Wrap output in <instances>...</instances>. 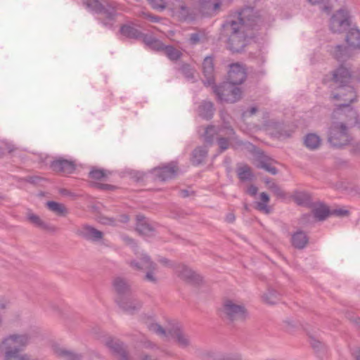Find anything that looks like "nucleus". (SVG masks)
Here are the masks:
<instances>
[{
	"label": "nucleus",
	"mask_w": 360,
	"mask_h": 360,
	"mask_svg": "<svg viewBox=\"0 0 360 360\" xmlns=\"http://www.w3.org/2000/svg\"><path fill=\"white\" fill-rule=\"evenodd\" d=\"M262 22L258 11L253 8H243L238 13L236 20H228L223 25L228 37V49L233 52L242 51L246 45L248 30L255 29Z\"/></svg>",
	"instance_id": "1"
},
{
	"label": "nucleus",
	"mask_w": 360,
	"mask_h": 360,
	"mask_svg": "<svg viewBox=\"0 0 360 360\" xmlns=\"http://www.w3.org/2000/svg\"><path fill=\"white\" fill-rule=\"evenodd\" d=\"M37 333L36 328H30L22 333H11L2 339L0 347L4 351H20L30 344Z\"/></svg>",
	"instance_id": "2"
},
{
	"label": "nucleus",
	"mask_w": 360,
	"mask_h": 360,
	"mask_svg": "<svg viewBox=\"0 0 360 360\" xmlns=\"http://www.w3.org/2000/svg\"><path fill=\"white\" fill-rule=\"evenodd\" d=\"M221 316L229 321H244L249 316L245 305L238 300L224 299L221 307Z\"/></svg>",
	"instance_id": "3"
},
{
	"label": "nucleus",
	"mask_w": 360,
	"mask_h": 360,
	"mask_svg": "<svg viewBox=\"0 0 360 360\" xmlns=\"http://www.w3.org/2000/svg\"><path fill=\"white\" fill-rule=\"evenodd\" d=\"M352 141L349 129L342 122L333 119L328 131V141L333 148H342Z\"/></svg>",
	"instance_id": "4"
},
{
	"label": "nucleus",
	"mask_w": 360,
	"mask_h": 360,
	"mask_svg": "<svg viewBox=\"0 0 360 360\" xmlns=\"http://www.w3.org/2000/svg\"><path fill=\"white\" fill-rule=\"evenodd\" d=\"M129 266L134 271H143L146 273L143 277V280L152 283H158V278L155 272L157 270V264L146 253L140 254L137 259H131L127 262Z\"/></svg>",
	"instance_id": "5"
},
{
	"label": "nucleus",
	"mask_w": 360,
	"mask_h": 360,
	"mask_svg": "<svg viewBox=\"0 0 360 360\" xmlns=\"http://www.w3.org/2000/svg\"><path fill=\"white\" fill-rule=\"evenodd\" d=\"M333 119L338 122H342L347 129L359 126L360 122L356 111L348 104H340L333 112Z\"/></svg>",
	"instance_id": "6"
},
{
	"label": "nucleus",
	"mask_w": 360,
	"mask_h": 360,
	"mask_svg": "<svg viewBox=\"0 0 360 360\" xmlns=\"http://www.w3.org/2000/svg\"><path fill=\"white\" fill-rule=\"evenodd\" d=\"M213 91L221 102L233 103L242 98L241 89L229 82H224L219 86H213Z\"/></svg>",
	"instance_id": "7"
},
{
	"label": "nucleus",
	"mask_w": 360,
	"mask_h": 360,
	"mask_svg": "<svg viewBox=\"0 0 360 360\" xmlns=\"http://www.w3.org/2000/svg\"><path fill=\"white\" fill-rule=\"evenodd\" d=\"M348 11L340 9L330 19V30L333 32H342L349 26Z\"/></svg>",
	"instance_id": "8"
},
{
	"label": "nucleus",
	"mask_w": 360,
	"mask_h": 360,
	"mask_svg": "<svg viewBox=\"0 0 360 360\" xmlns=\"http://www.w3.org/2000/svg\"><path fill=\"white\" fill-rule=\"evenodd\" d=\"M178 172V167L174 162L155 167L152 170L154 177L161 181L174 178Z\"/></svg>",
	"instance_id": "9"
},
{
	"label": "nucleus",
	"mask_w": 360,
	"mask_h": 360,
	"mask_svg": "<svg viewBox=\"0 0 360 360\" xmlns=\"http://www.w3.org/2000/svg\"><path fill=\"white\" fill-rule=\"evenodd\" d=\"M175 273L179 278L189 283H199L202 281L198 274L184 264H179L175 267Z\"/></svg>",
	"instance_id": "10"
},
{
	"label": "nucleus",
	"mask_w": 360,
	"mask_h": 360,
	"mask_svg": "<svg viewBox=\"0 0 360 360\" xmlns=\"http://www.w3.org/2000/svg\"><path fill=\"white\" fill-rule=\"evenodd\" d=\"M246 75V70L243 65L238 63H232L229 65L228 82L238 86L245 80Z\"/></svg>",
	"instance_id": "11"
},
{
	"label": "nucleus",
	"mask_w": 360,
	"mask_h": 360,
	"mask_svg": "<svg viewBox=\"0 0 360 360\" xmlns=\"http://www.w3.org/2000/svg\"><path fill=\"white\" fill-rule=\"evenodd\" d=\"M105 345L120 360H129L125 346L119 340L108 337L105 340Z\"/></svg>",
	"instance_id": "12"
},
{
	"label": "nucleus",
	"mask_w": 360,
	"mask_h": 360,
	"mask_svg": "<svg viewBox=\"0 0 360 360\" xmlns=\"http://www.w3.org/2000/svg\"><path fill=\"white\" fill-rule=\"evenodd\" d=\"M256 167L264 169L273 175L278 173L277 169L274 166L276 162L272 158L265 155L264 152L258 150L255 154Z\"/></svg>",
	"instance_id": "13"
},
{
	"label": "nucleus",
	"mask_w": 360,
	"mask_h": 360,
	"mask_svg": "<svg viewBox=\"0 0 360 360\" xmlns=\"http://www.w3.org/2000/svg\"><path fill=\"white\" fill-rule=\"evenodd\" d=\"M352 72L345 65H341L333 72V79L339 86L348 85L352 82Z\"/></svg>",
	"instance_id": "14"
},
{
	"label": "nucleus",
	"mask_w": 360,
	"mask_h": 360,
	"mask_svg": "<svg viewBox=\"0 0 360 360\" xmlns=\"http://www.w3.org/2000/svg\"><path fill=\"white\" fill-rule=\"evenodd\" d=\"M117 303L122 310L129 314H134L142 307V302L131 295L117 297Z\"/></svg>",
	"instance_id": "15"
},
{
	"label": "nucleus",
	"mask_w": 360,
	"mask_h": 360,
	"mask_svg": "<svg viewBox=\"0 0 360 360\" xmlns=\"http://www.w3.org/2000/svg\"><path fill=\"white\" fill-rule=\"evenodd\" d=\"M356 93L352 86H339L338 93L333 96V99L341 100L344 101L345 104H348L354 102L356 100Z\"/></svg>",
	"instance_id": "16"
},
{
	"label": "nucleus",
	"mask_w": 360,
	"mask_h": 360,
	"mask_svg": "<svg viewBox=\"0 0 360 360\" xmlns=\"http://www.w3.org/2000/svg\"><path fill=\"white\" fill-rule=\"evenodd\" d=\"M76 233L79 236L87 240H91L94 242L100 241L103 237V232L89 225H84L81 226L77 230Z\"/></svg>",
	"instance_id": "17"
},
{
	"label": "nucleus",
	"mask_w": 360,
	"mask_h": 360,
	"mask_svg": "<svg viewBox=\"0 0 360 360\" xmlns=\"http://www.w3.org/2000/svg\"><path fill=\"white\" fill-rule=\"evenodd\" d=\"M168 334L174 338L178 345L182 348L188 347L191 345L189 336L178 325L168 329Z\"/></svg>",
	"instance_id": "18"
},
{
	"label": "nucleus",
	"mask_w": 360,
	"mask_h": 360,
	"mask_svg": "<svg viewBox=\"0 0 360 360\" xmlns=\"http://www.w3.org/2000/svg\"><path fill=\"white\" fill-rule=\"evenodd\" d=\"M27 221L32 225H34L35 227L40 229L41 230H43L44 231L49 233H55L58 231V229L55 226L44 221L42 219L40 218L39 216L32 212L27 213Z\"/></svg>",
	"instance_id": "19"
},
{
	"label": "nucleus",
	"mask_w": 360,
	"mask_h": 360,
	"mask_svg": "<svg viewBox=\"0 0 360 360\" xmlns=\"http://www.w3.org/2000/svg\"><path fill=\"white\" fill-rule=\"evenodd\" d=\"M51 167L53 171L64 174H72L75 170V164L73 161L59 158L53 160Z\"/></svg>",
	"instance_id": "20"
},
{
	"label": "nucleus",
	"mask_w": 360,
	"mask_h": 360,
	"mask_svg": "<svg viewBox=\"0 0 360 360\" xmlns=\"http://www.w3.org/2000/svg\"><path fill=\"white\" fill-rule=\"evenodd\" d=\"M112 286L119 297H126L131 295V288L127 279L122 277H116L112 281Z\"/></svg>",
	"instance_id": "21"
},
{
	"label": "nucleus",
	"mask_w": 360,
	"mask_h": 360,
	"mask_svg": "<svg viewBox=\"0 0 360 360\" xmlns=\"http://www.w3.org/2000/svg\"><path fill=\"white\" fill-rule=\"evenodd\" d=\"M266 129L272 136L278 139L290 137L292 132L291 130L285 129V126L283 124L276 122H269L266 125Z\"/></svg>",
	"instance_id": "22"
},
{
	"label": "nucleus",
	"mask_w": 360,
	"mask_h": 360,
	"mask_svg": "<svg viewBox=\"0 0 360 360\" xmlns=\"http://www.w3.org/2000/svg\"><path fill=\"white\" fill-rule=\"evenodd\" d=\"M202 72L206 80L204 82L205 84L211 85L214 84V62L211 56H207L202 63Z\"/></svg>",
	"instance_id": "23"
},
{
	"label": "nucleus",
	"mask_w": 360,
	"mask_h": 360,
	"mask_svg": "<svg viewBox=\"0 0 360 360\" xmlns=\"http://www.w3.org/2000/svg\"><path fill=\"white\" fill-rule=\"evenodd\" d=\"M136 231L141 235L151 236L155 231L154 227L149 223V221L141 214L136 216Z\"/></svg>",
	"instance_id": "24"
},
{
	"label": "nucleus",
	"mask_w": 360,
	"mask_h": 360,
	"mask_svg": "<svg viewBox=\"0 0 360 360\" xmlns=\"http://www.w3.org/2000/svg\"><path fill=\"white\" fill-rule=\"evenodd\" d=\"M52 350L54 354L57 356L67 360H79L81 358L79 354H76L56 343L52 345Z\"/></svg>",
	"instance_id": "25"
},
{
	"label": "nucleus",
	"mask_w": 360,
	"mask_h": 360,
	"mask_svg": "<svg viewBox=\"0 0 360 360\" xmlns=\"http://www.w3.org/2000/svg\"><path fill=\"white\" fill-rule=\"evenodd\" d=\"M345 41L348 48L360 50V30L357 28H351L347 33Z\"/></svg>",
	"instance_id": "26"
},
{
	"label": "nucleus",
	"mask_w": 360,
	"mask_h": 360,
	"mask_svg": "<svg viewBox=\"0 0 360 360\" xmlns=\"http://www.w3.org/2000/svg\"><path fill=\"white\" fill-rule=\"evenodd\" d=\"M309 238L302 231H298L292 235L291 243L297 249H303L308 243Z\"/></svg>",
	"instance_id": "27"
},
{
	"label": "nucleus",
	"mask_w": 360,
	"mask_h": 360,
	"mask_svg": "<svg viewBox=\"0 0 360 360\" xmlns=\"http://www.w3.org/2000/svg\"><path fill=\"white\" fill-rule=\"evenodd\" d=\"M330 55L338 60H345L349 58L348 49L342 45H335L329 47Z\"/></svg>",
	"instance_id": "28"
},
{
	"label": "nucleus",
	"mask_w": 360,
	"mask_h": 360,
	"mask_svg": "<svg viewBox=\"0 0 360 360\" xmlns=\"http://www.w3.org/2000/svg\"><path fill=\"white\" fill-rule=\"evenodd\" d=\"M214 105L210 101H203L198 108L199 115L205 120L211 119L214 115Z\"/></svg>",
	"instance_id": "29"
},
{
	"label": "nucleus",
	"mask_w": 360,
	"mask_h": 360,
	"mask_svg": "<svg viewBox=\"0 0 360 360\" xmlns=\"http://www.w3.org/2000/svg\"><path fill=\"white\" fill-rule=\"evenodd\" d=\"M304 143L308 149L314 150L319 148L321 143V139L317 134L310 133L305 136Z\"/></svg>",
	"instance_id": "30"
},
{
	"label": "nucleus",
	"mask_w": 360,
	"mask_h": 360,
	"mask_svg": "<svg viewBox=\"0 0 360 360\" xmlns=\"http://www.w3.org/2000/svg\"><path fill=\"white\" fill-rule=\"evenodd\" d=\"M207 155V150L205 147H197L192 153L191 162L195 165L203 162Z\"/></svg>",
	"instance_id": "31"
},
{
	"label": "nucleus",
	"mask_w": 360,
	"mask_h": 360,
	"mask_svg": "<svg viewBox=\"0 0 360 360\" xmlns=\"http://www.w3.org/2000/svg\"><path fill=\"white\" fill-rule=\"evenodd\" d=\"M226 129V132L225 133V135H226L227 137H220L218 139V144L219 146L221 151H224L229 148V142L233 139V136L235 134V131L232 128L227 127Z\"/></svg>",
	"instance_id": "32"
},
{
	"label": "nucleus",
	"mask_w": 360,
	"mask_h": 360,
	"mask_svg": "<svg viewBox=\"0 0 360 360\" xmlns=\"http://www.w3.org/2000/svg\"><path fill=\"white\" fill-rule=\"evenodd\" d=\"M46 207L55 214L60 216H65L68 214L65 206L55 201H48L46 203Z\"/></svg>",
	"instance_id": "33"
},
{
	"label": "nucleus",
	"mask_w": 360,
	"mask_h": 360,
	"mask_svg": "<svg viewBox=\"0 0 360 360\" xmlns=\"http://www.w3.org/2000/svg\"><path fill=\"white\" fill-rule=\"evenodd\" d=\"M312 212L314 217L319 221L324 220L330 214L328 207L323 204L316 205L312 210Z\"/></svg>",
	"instance_id": "34"
},
{
	"label": "nucleus",
	"mask_w": 360,
	"mask_h": 360,
	"mask_svg": "<svg viewBox=\"0 0 360 360\" xmlns=\"http://www.w3.org/2000/svg\"><path fill=\"white\" fill-rule=\"evenodd\" d=\"M259 196L261 201L257 202L256 209L265 214L270 213L271 209L268 206V203L270 200L269 195L264 192H262L260 193Z\"/></svg>",
	"instance_id": "35"
},
{
	"label": "nucleus",
	"mask_w": 360,
	"mask_h": 360,
	"mask_svg": "<svg viewBox=\"0 0 360 360\" xmlns=\"http://www.w3.org/2000/svg\"><path fill=\"white\" fill-rule=\"evenodd\" d=\"M172 9L173 12L175 14L179 15V18H181L185 19L188 16V8L181 0H176V2L173 4Z\"/></svg>",
	"instance_id": "36"
},
{
	"label": "nucleus",
	"mask_w": 360,
	"mask_h": 360,
	"mask_svg": "<svg viewBox=\"0 0 360 360\" xmlns=\"http://www.w3.org/2000/svg\"><path fill=\"white\" fill-rule=\"evenodd\" d=\"M120 32L122 35L131 39H139L142 36L140 31L134 27L127 25H123L120 28Z\"/></svg>",
	"instance_id": "37"
},
{
	"label": "nucleus",
	"mask_w": 360,
	"mask_h": 360,
	"mask_svg": "<svg viewBox=\"0 0 360 360\" xmlns=\"http://www.w3.org/2000/svg\"><path fill=\"white\" fill-rule=\"evenodd\" d=\"M143 41L146 45H148L151 49L160 51H164L165 45L160 40L153 38L150 36L145 37Z\"/></svg>",
	"instance_id": "38"
},
{
	"label": "nucleus",
	"mask_w": 360,
	"mask_h": 360,
	"mask_svg": "<svg viewBox=\"0 0 360 360\" xmlns=\"http://www.w3.org/2000/svg\"><path fill=\"white\" fill-rule=\"evenodd\" d=\"M237 174L240 180L242 181L251 180L253 177L251 168L247 165L239 167L237 169Z\"/></svg>",
	"instance_id": "39"
},
{
	"label": "nucleus",
	"mask_w": 360,
	"mask_h": 360,
	"mask_svg": "<svg viewBox=\"0 0 360 360\" xmlns=\"http://www.w3.org/2000/svg\"><path fill=\"white\" fill-rule=\"evenodd\" d=\"M223 129H217L214 126L210 125L206 127L205 134L203 135L205 141L207 143L212 144L214 141V136L222 131Z\"/></svg>",
	"instance_id": "40"
},
{
	"label": "nucleus",
	"mask_w": 360,
	"mask_h": 360,
	"mask_svg": "<svg viewBox=\"0 0 360 360\" xmlns=\"http://www.w3.org/2000/svg\"><path fill=\"white\" fill-rule=\"evenodd\" d=\"M20 351H4V360H30V356L27 354H21Z\"/></svg>",
	"instance_id": "41"
},
{
	"label": "nucleus",
	"mask_w": 360,
	"mask_h": 360,
	"mask_svg": "<svg viewBox=\"0 0 360 360\" xmlns=\"http://www.w3.org/2000/svg\"><path fill=\"white\" fill-rule=\"evenodd\" d=\"M164 53L172 61H176L182 56V53L172 46H166Z\"/></svg>",
	"instance_id": "42"
},
{
	"label": "nucleus",
	"mask_w": 360,
	"mask_h": 360,
	"mask_svg": "<svg viewBox=\"0 0 360 360\" xmlns=\"http://www.w3.org/2000/svg\"><path fill=\"white\" fill-rule=\"evenodd\" d=\"M262 298L266 303L274 304L279 300V295L276 290L269 289L263 295Z\"/></svg>",
	"instance_id": "43"
},
{
	"label": "nucleus",
	"mask_w": 360,
	"mask_h": 360,
	"mask_svg": "<svg viewBox=\"0 0 360 360\" xmlns=\"http://www.w3.org/2000/svg\"><path fill=\"white\" fill-rule=\"evenodd\" d=\"M292 198L300 205L307 204L310 200L309 195L307 193L302 191H295L292 194Z\"/></svg>",
	"instance_id": "44"
},
{
	"label": "nucleus",
	"mask_w": 360,
	"mask_h": 360,
	"mask_svg": "<svg viewBox=\"0 0 360 360\" xmlns=\"http://www.w3.org/2000/svg\"><path fill=\"white\" fill-rule=\"evenodd\" d=\"M201 5L212 12H216L221 5V0H202Z\"/></svg>",
	"instance_id": "45"
},
{
	"label": "nucleus",
	"mask_w": 360,
	"mask_h": 360,
	"mask_svg": "<svg viewBox=\"0 0 360 360\" xmlns=\"http://www.w3.org/2000/svg\"><path fill=\"white\" fill-rule=\"evenodd\" d=\"M84 4L90 10L96 12L101 13L104 7L98 0H84Z\"/></svg>",
	"instance_id": "46"
},
{
	"label": "nucleus",
	"mask_w": 360,
	"mask_h": 360,
	"mask_svg": "<svg viewBox=\"0 0 360 360\" xmlns=\"http://www.w3.org/2000/svg\"><path fill=\"white\" fill-rule=\"evenodd\" d=\"M190 43L193 45L198 44L199 43L204 42L207 40V36L205 32L198 31L195 33H192L190 35Z\"/></svg>",
	"instance_id": "47"
},
{
	"label": "nucleus",
	"mask_w": 360,
	"mask_h": 360,
	"mask_svg": "<svg viewBox=\"0 0 360 360\" xmlns=\"http://www.w3.org/2000/svg\"><path fill=\"white\" fill-rule=\"evenodd\" d=\"M149 330L156 333L157 335L166 338L167 336L168 331L167 332L160 325L157 323H150L147 325Z\"/></svg>",
	"instance_id": "48"
},
{
	"label": "nucleus",
	"mask_w": 360,
	"mask_h": 360,
	"mask_svg": "<svg viewBox=\"0 0 360 360\" xmlns=\"http://www.w3.org/2000/svg\"><path fill=\"white\" fill-rule=\"evenodd\" d=\"M153 9L162 11L167 7V0H148Z\"/></svg>",
	"instance_id": "49"
},
{
	"label": "nucleus",
	"mask_w": 360,
	"mask_h": 360,
	"mask_svg": "<svg viewBox=\"0 0 360 360\" xmlns=\"http://www.w3.org/2000/svg\"><path fill=\"white\" fill-rule=\"evenodd\" d=\"M107 176V174L104 169H93L89 172L90 178L95 180H101Z\"/></svg>",
	"instance_id": "50"
},
{
	"label": "nucleus",
	"mask_w": 360,
	"mask_h": 360,
	"mask_svg": "<svg viewBox=\"0 0 360 360\" xmlns=\"http://www.w3.org/2000/svg\"><path fill=\"white\" fill-rule=\"evenodd\" d=\"M269 189L278 198L283 199L285 198V192L276 183L271 184Z\"/></svg>",
	"instance_id": "51"
},
{
	"label": "nucleus",
	"mask_w": 360,
	"mask_h": 360,
	"mask_svg": "<svg viewBox=\"0 0 360 360\" xmlns=\"http://www.w3.org/2000/svg\"><path fill=\"white\" fill-rule=\"evenodd\" d=\"M310 344L317 352L325 350V345L314 337H310Z\"/></svg>",
	"instance_id": "52"
},
{
	"label": "nucleus",
	"mask_w": 360,
	"mask_h": 360,
	"mask_svg": "<svg viewBox=\"0 0 360 360\" xmlns=\"http://www.w3.org/2000/svg\"><path fill=\"white\" fill-rule=\"evenodd\" d=\"M181 72L188 79L193 77V69L188 64H183L179 68Z\"/></svg>",
	"instance_id": "53"
},
{
	"label": "nucleus",
	"mask_w": 360,
	"mask_h": 360,
	"mask_svg": "<svg viewBox=\"0 0 360 360\" xmlns=\"http://www.w3.org/2000/svg\"><path fill=\"white\" fill-rule=\"evenodd\" d=\"M99 222L103 224H105V225H110V226L116 225V222L114 219L106 217H103V216L99 217Z\"/></svg>",
	"instance_id": "54"
},
{
	"label": "nucleus",
	"mask_w": 360,
	"mask_h": 360,
	"mask_svg": "<svg viewBox=\"0 0 360 360\" xmlns=\"http://www.w3.org/2000/svg\"><path fill=\"white\" fill-rule=\"evenodd\" d=\"M349 214V211L344 209H335L330 212V214H334L339 217L347 216Z\"/></svg>",
	"instance_id": "55"
},
{
	"label": "nucleus",
	"mask_w": 360,
	"mask_h": 360,
	"mask_svg": "<svg viewBox=\"0 0 360 360\" xmlns=\"http://www.w3.org/2000/svg\"><path fill=\"white\" fill-rule=\"evenodd\" d=\"M142 16L145 18L150 20L151 22H158L160 18L158 16H155L148 13L142 12Z\"/></svg>",
	"instance_id": "56"
},
{
	"label": "nucleus",
	"mask_w": 360,
	"mask_h": 360,
	"mask_svg": "<svg viewBox=\"0 0 360 360\" xmlns=\"http://www.w3.org/2000/svg\"><path fill=\"white\" fill-rule=\"evenodd\" d=\"M352 81L360 84V68L352 72Z\"/></svg>",
	"instance_id": "57"
},
{
	"label": "nucleus",
	"mask_w": 360,
	"mask_h": 360,
	"mask_svg": "<svg viewBox=\"0 0 360 360\" xmlns=\"http://www.w3.org/2000/svg\"><path fill=\"white\" fill-rule=\"evenodd\" d=\"M351 153L354 155L360 154V141L356 142L352 144Z\"/></svg>",
	"instance_id": "58"
},
{
	"label": "nucleus",
	"mask_w": 360,
	"mask_h": 360,
	"mask_svg": "<svg viewBox=\"0 0 360 360\" xmlns=\"http://www.w3.org/2000/svg\"><path fill=\"white\" fill-rule=\"evenodd\" d=\"M352 355L355 360H360V347H354L352 350Z\"/></svg>",
	"instance_id": "59"
},
{
	"label": "nucleus",
	"mask_w": 360,
	"mask_h": 360,
	"mask_svg": "<svg viewBox=\"0 0 360 360\" xmlns=\"http://www.w3.org/2000/svg\"><path fill=\"white\" fill-rule=\"evenodd\" d=\"M122 240L124 241V243L128 245L135 246L136 243L134 242V239L129 238L127 236H123L122 237Z\"/></svg>",
	"instance_id": "60"
},
{
	"label": "nucleus",
	"mask_w": 360,
	"mask_h": 360,
	"mask_svg": "<svg viewBox=\"0 0 360 360\" xmlns=\"http://www.w3.org/2000/svg\"><path fill=\"white\" fill-rule=\"evenodd\" d=\"M257 191L258 189L255 186L251 185L248 187L247 193L252 196H255L257 194Z\"/></svg>",
	"instance_id": "61"
},
{
	"label": "nucleus",
	"mask_w": 360,
	"mask_h": 360,
	"mask_svg": "<svg viewBox=\"0 0 360 360\" xmlns=\"http://www.w3.org/2000/svg\"><path fill=\"white\" fill-rule=\"evenodd\" d=\"M235 215L232 212L228 213L226 216V221L229 223L233 222L235 221Z\"/></svg>",
	"instance_id": "62"
},
{
	"label": "nucleus",
	"mask_w": 360,
	"mask_h": 360,
	"mask_svg": "<svg viewBox=\"0 0 360 360\" xmlns=\"http://www.w3.org/2000/svg\"><path fill=\"white\" fill-rule=\"evenodd\" d=\"M98 187L101 189L103 190H111L114 188V186L110 184H98Z\"/></svg>",
	"instance_id": "63"
},
{
	"label": "nucleus",
	"mask_w": 360,
	"mask_h": 360,
	"mask_svg": "<svg viewBox=\"0 0 360 360\" xmlns=\"http://www.w3.org/2000/svg\"><path fill=\"white\" fill-rule=\"evenodd\" d=\"M321 10L323 12H325L326 13L329 14L332 11V8L330 6L325 5L321 8Z\"/></svg>",
	"instance_id": "64"
}]
</instances>
